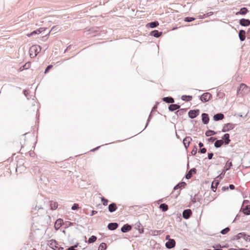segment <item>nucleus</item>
Instances as JSON below:
<instances>
[{"label": "nucleus", "mask_w": 250, "mask_h": 250, "mask_svg": "<svg viewBox=\"0 0 250 250\" xmlns=\"http://www.w3.org/2000/svg\"><path fill=\"white\" fill-rule=\"evenodd\" d=\"M249 10L246 7H242L240 8V10L237 12L235 13L236 15H245L248 12Z\"/></svg>", "instance_id": "4be33fe9"}, {"label": "nucleus", "mask_w": 250, "mask_h": 250, "mask_svg": "<svg viewBox=\"0 0 250 250\" xmlns=\"http://www.w3.org/2000/svg\"><path fill=\"white\" fill-rule=\"evenodd\" d=\"M228 187L231 190H233L235 188V186L233 184H230Z\"/></svg>", "instance_id": "0e129e2a"}, {"label": "nucleus", "mask_w": 250, "mask_h": 250, "mask_svg": "<svg viewBox=\"0 0 250 250\" xmlns=\"http://www.w3.org/2000/svg\"><path fill=\"white\" fill-rule=\"evenodd\" d=\"M141 226V224L140 223V222H138L135 224V229L139 230L140 229Z\"/></svg>", "instance_id": "5fc2aeb1"}, {"label": "nucleus", "mask_w": 250, "mask_h": 250, "mask_svg": "<svg viewBox=\"0 0 250 250\" xmlns=\"http://www.w3.org/2000/svg\"><path fill=\"white\" fill-rule=\"evenodd\" d=\"M219 183H220V181L216 180V179H214L212 181V182L211 183V189L213 192L216 191L217 188Z\"/></svg>", "instance_id": "a211bd4d"}, {"label": "nucleus", "mask_w": 250, "mask_h": 250, "mask_svg": "<svg viewBox=\"0 0 250 250\" xmlns=\"http://www.w3.org/2000/svg\"><path fill=\"white\" fill-rule=\"evenodd\" d=\"M195 20V18L194 17H187L184 18V21L185 22H189L194 21Z\"/></svg>", "instance_id": "ea45409f"}, {"label": "nucleus", "mask_w": 250, "mask_h": 250, "mask_svg": "<svg viewBox=\"0 0 250 250\" xmlns=\"http://www.w3.org/2000/svg\"><path fill=\"white\" fill-rule=\"evenodd\" d=\"M212 97V95L209 92H206L203 93L199 97L200 100L203 103H206L208 102Z\"/></svg>", "instance_id": "20e7f679"}, {"label": "nucleus", "mask_w": 250, "mask_h": 250, "mask_svg": "<svg viewBox=\"0 0 250 250\" xmlns=\"http://www.w3.org/2000/svg\"><path fill=\"white\" fill-rule=\"evenodd\" d=\"M46 28L44 27H41L37 30H34L31 32L30 33L27 34V36L30 37L35 35H38L42 32L46 30Z\"/></svg>", "instance_id": "6e6552de"}, {"label": "nucleus", "mask_w": 250, "mask_h": 250, "mask_svg": "<svg viewBox=\"0 0 250 250\" xmlns=\"http://www.w3.org/2000/svg\"><path fill=\"white\" fill-rule=\"evenodd\" d=\"M240 211H242L245 215H250V205L246 206L243 205L240 209Z\"/></svg>", "instance_id": "9b49d317"}, {"label": "nucleus", "mask_w": 250, "mask_h": 250, "mask_svg": "<svg viewBox=\"0 0 250 250\" xmlns=\"http://www.w3.org/2000/svg\"><path fill=\"white\" fill-rule=\"evenodd\" d=\"M225 93L221 91H219L217 93V96L219 99H223L225 97Z\"/></svg>", "instance_id": "37998d69"}, {"label": "nucleus", "mask_w": 250, "mask_h": 250, "mask_svg": "<svg viewBox=\"0 0 250 250\" xmlns=\"http://www.w3.org/2000/svg\"><path fill=\"white\" fill-rule=\"evenodd\" d=\"M162 100L166 103L173 104L174 103V99L171 97H166L162 99Z\"/></svg>", "instance_id": "393cba45"}, {"label": "nucleus", "mask_w": 250, "mask_h": 250, "mask_svg": "<svg viewBox=\"0 0 250 250\" xmlns=\"http://www.w3.org/2000/svg\"><path fill=\"white\" fill-rule=\"evenodd\" d=\"M194 197L196 198L197 202H200L202 199L201 196H199L198 194H196Z\"/></svg>", "instance_id": "6e6d98bb"}, {"label": "nucleus", "mask_w": 250, "mask_h": 250, "mask_svg": "<svg viewBox=\"0 0 250 250\" xmlns=\"http://www.w3.org/2000/svg\"><path fill=\"white\" fill-rule=\"evenodd\" d=\"M213 14V12H208L206 14H203V15H200L198 16L199 17V19H204L205 18H207L208 17H209L211 15H212Z\"/></svg>", "instance_id": "e433bc0d"}, {"label": "nucleus", "mask_w": 250, "mask_h": 250, "mask_svg": "<svg viewBox=\"0 0 250 250\" xmlns=\"http://www.w3.org/2000/svg\"><path fill=\"white\" fill-rule=\"evenodd\" d=\"M101 201H102V202L103 203V205L104 206H106L107 205V204H108V200L106 199H105L104 197H102L101 198Z\"/></svg>", "instance_id": "a18cd8bd"}, {"label": "nucleus", "mask_w": 250, "mask_h": 250, "mask_svg": "<svg viewBox=\"0 0 250 250\" xmlns=\"http://www.w3.org/2000/svg\"><path fill=\"white\" fill-rule=\"evenodd\" d=\"M106 244L105 243H102L99 247L98 250H106Z\"/></svg>", "instance_id": "58836bf2"}, {"label": "nucleus", "mask_w": 250, "mask_h": 250, "mask_svg": "<svg viewBox=\"0 0 250 250\" xmlns=\"http://www.w3.org/2000/svg\"><path fill=\"white\" fill-rule=\"evenodd\" d=\"M223 145H224V143L223 142V141H222L221 139L220 140H216L215 143H214V146L216 148H219L221 147Z\"/></svg>", "instance_id": "c756f323"}, {"label": "nucleus", "mask_w": 250, "mask_h": 250, "mask_svg": "<svg viewBox=\"0 0 250 250\" xmlns=\"http://www.w3.org/2000/svg\"><path fill=\"white\" fill-rule=\"evenodd\" d=\"M217 138L216 137H210L207 139V141L209 143H213L214 142H215Z\"/></svg>", "instance_id": "3c124183"}, {"label": "nucleus", "mask_w": 250, "mask_h": 250, "mask_svg": "<svg viewBox=\"0 0 250 250\" xmlns=\"http://www.w3.org/2000/svg\"><path fill=\"white\" fill-rule=\"evenodd\" d=\"M225 118V115L222 113H218L215 114L213 117V119L214 121H219L222 120Z\"/></svg>", "instance_id": "dca6fc26"}, {"label": "nucleus", "mask_w": 250, "mask_h": 250, "mask_svg": "<svg viewBox=\"0 0 250 250\" xmlns=\"http://www.w3.org/2000/svg\"><path fill=\"white\" fill-rule=\"evenodd\" d=\"M192 138L190 136H186L183 140V143H187L188 144H190Z\"/></svg>", "instance_id": "4c0bfd02"}, {"label": "nucleus", "mask_w": 250, "mask_h": 250, "mask_svg": "<svg viewBox=\"0 0 250 250\" xmlns=\"http://www.w3.org/2000/svg\"><path fill=\"white\" fill-rule=\"evenodd\" d=\"M244 234L243 239L246 241L250 242V235L247 234L245 232H244Z\"/></svg>", "instance_id": "8fccbe9b"}, {"label": "nucleus", "mask_w": 250, "mask_h": 250, "mask_svg": "<svg viewBox=\"0 0 250 250\" xmlns=\"http://www.w3.org/2000/svg\"><path fill=\"white\" fill-rule=\"evenodd\" d=\"M42 48L40 45H34L30 47L29 52L31 58L35 57L41 51Z\"/></svg>", "instance_id": "7ed1b4c3"}, {"label": "nucleus", "mask_w": 250, "mask_h": 250, "mask_svg": "<svg viewBox=\"0 0 250 250\" xmlns=\"http://www.w3.org/2000/svg\"><path fill=\"white\" fill-rule=\"evenodd\" d=\"M228 189H229V187H227V186H224L222 188V190L223 191H226L227 190H228Z\"/></svg>", "instance_id": "338daca9"}, {"label": "nucleus", "mask_w": 250, "mask_h": 250, "mask_svg": "<svg viewBox=\"0 0 250 250\" xmlns=\"http://www.w3.org/2000/svg\"><path fill=\"white\" fill-rule=\"evenodd\" d=\"M151 232H152V235H160L161 233V230H151Z\"/></svg>", "instance_id": "09e8293b"}, {"label": "nucleus", "mask_w": 250, "mask_h": 250, "mask_svg": "<svg viewBox=\"0 0 250 250\" xmlns=\"http://www.w3.org/2000/svg\"><path fill=\"white\" fill-rule=\"evenodd\" d=\"M119 226L117 223H109L107 225V228L109 230H114L116 229Z\"/></svg>", "instance_id": "6ab92c4d"}, {"label": "nucleus", "mask_w": 250, "mask_h": 250, "mask_svg": "<svg viewBox=\"0 0 250 250\" xmlns=\"http://www.w3.org/2000/svg\"><path fill=\"white\" fill-rule=\"evenodd\" d=\"M186 185L187 184L185 182H181L177 184L171 193V197L177 198L180 194L181 189L184 188Z\"/></svg>", "instance_id": "f257e3e1"}, {"label": "nucleus", "mask_w": 250, "mask_h": 250, "mask_svg": "<svg viewBox=\"0 0 250 250\" xmlns=\"http://www.w3.org/2000/svg\"><path fill=\"white\" fill-rule=\"evenodd\" d=\"M58 203L56 202L51 201L50 202V209L52 210H55L58 208Z\"/></svg>", "instance_id": "72a5a7b5"}, {"label": "nucleus", "mask_w": 250, "mask_h": 250, "mask_svg": "<svg viewBox=\"0 0 250 250\" xmlns=\"http://www.w3.org/2000/svg\"><path fill=\"white\" fill-rule=\"evenodd\" d=\"M132 229V226L128 224H125L121 228V230L123 233H125L129 231Z\"/></svg>", "instance_id": "f3484780"}, {"label": "nucleus", "mask_w": 250, "mask_h": 250, "mask_svg": "<svg viewBox=\"0 0 250 250\" xmlns=\"http://www.w3.org/2000/svg\"><path fill=\"white\" fill-rule=\"evenodd\" d=\"M213 156V153L212 152L208 153V160H211V159H212Z\"/></svg>", "instance_id": "4d7b16f0"}, {"label": "nucleus", "mask_w": 250, "mask_h": 250, "mask_svg": "<svg viewBox=\"0 0 250 250\" xmlns=\"http://www.w3.org/2000/svg\"><path fill=\"white\" fill-rule=\"evenodd\" d=\"M97 213V211L93 210L91 211V214H90V216H92Z\"/></svg>", "instance_id": "e2e57ef3"}, {"label": "nucleus", "mask_w": 250, "mask_h": 250, "mask_svg": "<svg viewBox=\"0 0 250 250\" xmlns=\"http://www.w3.org/2000/svg\"><path fill=\"white\" fill-rule=\"evenodd\" d=\"M58 242L55 240H50V247L55 250H63V248L62 247H59L58 246Z\"/></svg>", "instance_id": "0eeeda50"}, {"label": "nucleus", "mask_w": 250, "mask_h": 250, "mask_svg": "<svg viewBox=\"0 0 250 250\" xmlns=\"http://www.w3.org/2000/svg\"><path fill=\"white\" fill-rule=\"evenodd\" d=\"M207 152V149L205 147L200 148L199 150V152L201 154H205Z\"/></svg>", "instance_id": "864d4df0"}, {"label": "nucleus", "mask_w": 250, "mask_h": 250, "mask_svg": "<svg viewBox=\"0 0 250 250\" xmlns=\"http://www.w3.org/2000/svg\"><path fill=\"white\" fill-rule=\"evenodd\" d=\"M175 241L174 239H168V241L166 243L165 245L167 248L170 249L174 248L175 246Z\"/></svg>", "instance_id": "f8f14e48"}, {"label": "nucleus", "mask_w": 250, "mask_h": 250, "mask_svg": "<svg viewBox=\"0 0 250 250\" xmlns=\"http://www.w3.org/2000/svg\"><path fill=\"white\" fill-rule=\"evenodd\" d=\"M191 202L193 204L197 202L196 199L195 197L194 198H192V196H191Z\"/></svg>", "instance_id": "69168bd1"}, {"label": "nucleus", "mask_w": 250, "mask_h": 250, "mask_svg": "<svg viewBox=\"0 0 250 250\" xmlns=\"http://www.w3.org/2000/svg\"><path fill=\"white\" fill-rule=\"evenodd\" d=\"M192 96H190V95H183L181 97V99L183 101H186V102H188V101H191L192 100Z\"/></svg>", "instance_id": "f704fd0d"}, {"label": "nucleus", "mask_w": 250, "mask_h": 250, "mask_svg": "<svg viewBox=\"0 0 250 250\" xmlns=\"http://www.w3.org/2000/svg\"><path fill=\"white\" fill-rule=\"evenodd\" d=\"M192 214V210L190 209H185L182 213V216L185 219H188Z\"/></svg>", "instance_id": "1a4fd4ad"}, {"label": "nucleus", "mask_w": 250, "mask_h": 250, "mask_svg": "<svg viewBox=\"0 0 250 250\" xmlns=\"http://www.w3.org/2000/svg\"><path fill=\"white\" fill-rule=\"evenodd\" d=\"M230 230V228L229 227H227L224 229H223L222 230H221V231H220V233L222 234H227L228 232H229Z\"/></svg>", "instance_id": "a19ab883"}, {"label": "nucleus", "mask_w": 250, "mask_h": 250, "mask_svg": "<svg viewBox=\"0 0 250 250\" xmlns=\"http://www.w3.org/2000/svg\"><path fill=\"white\" fill-rule=\"evenodd\" d=\"M244 234V232H240L237 234V235L233 236L232 238L233 240H238L241 238H243Z\"/></svg>", "instance_id": "2f4dec72"}, {"label": "nucleus", "mask_w": 250, "mask_h": 250, "mask_svg": "<svg viewBox=\"0 0 250 250\" xmlns=\"http://www.w3.org/2000/svg\"><path fill=\"white\" fill-rule=\"evenodd\" d=\"M152 116H153V115H152V112H150L149 116H148V119L147 120V122H146V125L145 126V127L144 128V129L147 126L149 123L150 122L151 119H152Z\"/></svg>", "instance_id": "79ce46f5"}, {"label": "nucleus", "mask_w": 250, "mask_h": 250, "mask_svg": "<svg viewBox=\"0 0 250 250\" xmlns=\"http://www.w3.org/2000/svg\"><path fill=\"white\" fill-rule=\"evenodd\" d=\"M217 248H215L214 246H213V248H214V250H223L221 248V246L220 244H219L217 246Z\"/></svg>", "instance_id": "680f3d73"}, {"label": "nucleus", "mask_w": 250, "mask_h": 250, "mask_svg": "<svg viewBox=\"0 0 250 250\" xmlns=\"http://www.w3.org/2000/svg\"><path fill=\"white\" fill-rule=\"evenodd\" d=\"M79 208V205L77 203H74L71 207V209L73 210H78Z\"/></svg>", "instance_id": "49530a36"}, {"label": "nucleus", "mask_w": 250, "mask_h": 250, "mask_svg": "<svg viewBox=\"0 0 250 250\" xmlns=\"http://www.w3.org/2000/svg\"><path fill=\"white\" fill-rule=\"evenodd\" d=\"M232 164L231 162H229V160H228L226 164V166L224 167V173L228 170H229L232 167Z\"/></svg>", "instance_id": "cd10ccee"}, {"label": "nucleus", "mask_w": 250, "mask_h": 250, "mask_svg": "<svg viewBox=\"0 0 250 250\" xmlns=\"http://www.w3.org/2000/svg\"><path fill=\"white\" fill-rule=\"evenodd\" d=\"M200 113V110L199 109L190 110L188 112V115L190 119H194L197 117Z\"/></svg>", "instance_id": "423d86ee"}, {"label": "nucleus", "mask_w": 250, "mask_h": 250, "mask_svg": "<svg viewBox=\"0 0 250 250\" xmlns=\"http://www.w3.org/2000/svg\"><path fill=\"white\" fill-rule=\"evenodd\" d=\"M108 210L110 212L112 213V212H114L117 209L116 204L115 203H112L108 205Z\"/></svg>", "instance_id": "5701e85b"}, {"label": "nucleus", "mask_w": 250, "mask_h": 250, "mask_svg": "<svg viewBox=\"0 0 250 250\" xmlns=\"http://www.w3.org/2000/svg\"><path fill=\"white\" fill-rule=\"evenodd\" d=\"M197 147L196 146H194L193 147V148L192 149V151H191V154L192 155H195L197 153Z\"/></svg>", "instance_id": "de8ad7c7"}, {"label": "nucleus", "mask_w": 250, "mask_h": 250, "mask_svg": "<svg viewBox=\"0 0 250 250\" xmlns=\"http://www.w3.org/2000/svg\"><path fill=\"white\" fill-rule=\"evenodd\" d=\"M59 27L58 26H54L52 27L51 31H55L57 32V31L58 30Z\"/></svg>", "instance_id": "13d9d810"}, {"label": "nucleus", "mask_w": 250, "mask_h": 250, "mask_svg": "<svg viewBox=\"0 0 250 250\" xmlns=\"http://www.w3.org/2000/svg\"><path fill=\"white\" fill-rule=\"evenodd\" d=\"M239 38L241 41H244L246 39V32L244 30H240L239 31Z\"/></svg>", "instance_id": "b1692460"}, {"label": "nucleus", "mask_w": 250, "mask_h": 250, "mask_svg": "<svg viewBox=\"0 0 250 250\" xmlns=\"http://www.w3.org/2000/svg\"><path fill=\"white\" fill-rule=\"evenodd\" d=\"M53 67V65L51 64L48 65L45 68L44 73H47L49 70Z\"/></svg>", "instance_id": "603ef678"}, {"label": "nucleus", "mask_w": 250, "mask_h": 250, "mask_svg": "<svg viewBox=\"0 0 250 250\" xmlns=\"http://www.w3.org/2000/svg\"><path fill=\"white\" fill-rule=\"evenodd\" d=\"M217 133V132H216L214 130H212L210 129H208L205 132V135L207 137L211 136L214 135Z\"/></svg>", "instance_id": "7c9ffc66"}, {"label": "nucleus", "mask_w": 250, "mask_h": 250, "mask_svg": "<svg viewBox=\"0 0 250 250\" xmlns=\"http://www.w3.org/2000/svg\"><path fill=\"white\" fill-rule=\"evenodd\" d=\"M239 24L242 26H248L250 25V20L247 19H241L239 21Z\"/></svg>", "instance_id": "4468645a"}, {"label": "nucleus", "mask_w": 250, "mask_h": 250, "mask_svg": "<svg viewBox=\"0 0 250 250\" xmlns=\"http://www.w3.org/2000/svg\"><path fill=\"white\" fill-rule=\"evenodd\" d=\"M31 66V62H28L26 63H25L23 65L21 66L19 68L20 71H22L23 70L27 69L29 68Z\"/></svg>", "instance_id": "c85d7f7f"}, {"label": "nucleus", "mask_w": 250, "mask_h": 250, "mask_svg": "<svg viewBox=\"0 0 250 250\" xmlns=\"http://www.w3.org/2000/svg\"><path fill=\"white\" fill-rule=\"evenodd\" d=\"M247 41L248 40H250V28H249L247 32Z\"/></svg>", "instance_id": "bf43d9fd"}, {"label": "nucleus", "mask_w": 250, "mask_h": 250, "mask_svg": "<svg viewBox=\"0 0 250 250\" xmlns=\"http://www.w3.org/2000/svg\"><path fill=\"white\" fill-rule=\"evenodd\" d=\"M158 25H159L158 21H151V22L148 23L146 24V27L153 28L156 27Z\"/></svg>", "instance_id": "a878e982"}, {"label": "nucleus", "mask_w": 250, "mask_h": 250, "mask_svg": "<svg viewBox=\"0 0 250 250\" xmlns=\"http://www.w3.org/2000/svg\"><path fill=\"white\" fill-rule=\"evenodd\" d=\"M157 107H157V105H154L153 106V107H152V109H151V112H154V111H156Z\"/></svg>", "instance_id": "052dcab7"}, {"label": "nucleus", "mask_w": 250, "mask_h": 250, "mask_svg": "<svg viewBox=\"0 0 250 250\" xmlns=\"http://www.w3.org/2000/svg\"><path fill=\"white\" fill-rule=\"evenodd\" d=\"M229 133H225L222 137V141H223V142L224 143L225 145H228L230 142V139L229 138Z\"/></svg>", "instance_id": "9d476101"}, {"label": "nucleus", "mask_w": 250, "mask_h": 250, "mask_svg": "<svg viewBox=\"0 0 250 250\" xmlns=\"http://www.w3.org/2000/svg\"><path fill=\"white\" fill-rule=\"evenodd\" d=\"M162 32L159 31L157 30H154L150 32L149 35L155 38H159L162 35Z\"/></svg>", "instance_id": "412c9836"}, {"label": "nucleus", "mask_w": 250, "mask_h": 250, "mask_svg": "<svg viewBox=\"0 0 250 250\" xmlns=\"http://www.w3.org/2000/svg\"><path fill=\"white\" fill-rule=\"evenodd\" d=\"M202 117V121L203 123L205 125H207L208 124L209 121V115L208 113H203L201 115Z\"/></svg>", "instance_id": "ddd939ff"}, {"label": "nucleus", "mask_w": 250, "mask_h": 250, "mask_svg": "<svg viewBox=\"0 0 250 250\" xmlns=\"http://www.w3.org/2000/svg\"><path fill=\"white\" fill-rule=\"evenodd\" d=\"M197 170L195 168H192L189 170H188L186 174L185 178L187 179H189L192 176L193 174H195L196 173Z\"/></svg>", "instance_id": "2eb2a0df"}, {"label": "nucleus", "mask_w": 250, "mask_h": 250, "mask_svg": "<svg viewBox=\"0 0 250 250\" xmlns=\"http://www.w3.org/2000/svg\"><path fill=\"white\" fill-rule=\"evenodd\" d=\"M187 108H181V109H180L178 110V113H179V115L180 116H182V115H183L187 111Z\"/></svg>", "instance_id": "c03bdc74"}, {"label": "nucleus", "mask_w": 250, "mask_h": 250, "mask_svg": "<svg viewBox=\"0 0 250 250\" xmlns=\"http://www.w3.org/2000/svg\"><path fill=\"white\" fill-rule=\"evenodd\" d=\"M229 250H248L246 249H240L237 250L236 249L231 248V249H229Z\"/></svg>", "instance_id": "774afa93"}, {"label": "nucleus", "mask_w": 250, "mask_h": 250, "mask_svg": "<svg viewBox=\"0 0 250 250\" xmlns=\"http://www.w3.org/2000/svg\"><path fill=\"white\" fill-rule=\"evenodd\" d=\"M180 107V105L178 104H171L169 105L168 107V109L170 111H174L178 109H179Z\"/></svg>", "instance_id": "aec40b11"}, {"label": "nucleus", "mask_w": 250, "mask_h": 250, "mask_svg": "<svg viewBox=\"0 0 250 250\" xmlns=\"http://www.w3.org/2000/svg\"><path fill=\"white\" fill-rule=\"evenodd\" d=\"M63 223V221L62 219H58L55 224V227L56 229L60 228L62 225Z\"/></svg>", "instance_id": "bb28decb"}, {"label": "nucleus", "mask_w": 250, "mask_h": 250, "mask_svg": "<svg viewBox=\"0 0 250 250\" xmlns=\"http://www.w3.org/2000/svg\"><path fill=\"white\" fill-rule=\"evenodd\" d=\"M249 91V87L243 83L240 84L237 90V95L239 96H243V95L248 93Z\"/></svg>", "instance_id": "f03ea898"}, {"label": "nucleus", "mask_w": 250, "mask_h": 250, "mask_svg": "<svg viewBox=\"0 0 250 250\" xmlns=\"http://www.w3.org/2000/svg\"><path fill=\"white\" fill-rule=\"evenodd\" d=\"M97 240V237L95 235H92L89 238L87 241H86V242L88 243V244H91L95 242Z\"/></svg>", "instance_id": "c9c22d12"}, {"label": "nucleus", "mask_w": 250, "mask_h": 250, "mask_svg": "<svg viewBox=\"0 0 250 250\" xmlns=\"http://www.w3.org/2000/svg\"><path fill=\"white\" fill-rule=\"evenodd\" d=\"M159 208L163 212H165V211H167L168 209V205L167 204H166V203L161 204L160 205Z\"/></svg>", "instance_id": "473e14b6"}, {"label": "nucleus", "mask_w": 250, "mask_h": 250, "mask_svg": "<svg viewBox=\"0 0 250 250\" xmlns=\"http://www.w3.org/2000/svg\"><path fill=\"white\" fill-rule=\"evenodd\" d=\"M235 125L234 124L231 123H229L227 124H224L223 128L222 129V132H226L227 131H229L230 130L233 129L235 127Z\"/></svg>", "instance_id": "39448f33"}]
</instances>
